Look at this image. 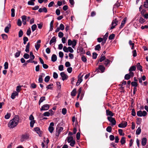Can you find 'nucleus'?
Returning a JSON list of instances; mask_svg holds the SVG:
<instances>
[{"mask_svg": "<svg viewBox=\"0 0 148 148\" xmlns=\"http://www.w3.org/2000/svg\"><path fill=\"white\" fill-rule=\"evenodd\" d=\"M127 125V122H125L124 123H121L118 125V127L120 128H125Z\"/></svg>", "mask_w": 148, "mask_h": 148, "instance_id": "obj_13", "label": "nucleus"}, {"mask_svg": "<svg viewBox=\"0 0 148 148\" xmlns=\"http://www.w3.org/2000/svg\"><path fill=\"white\" fill-rule=\"evenodd\" d=\"M131 85L133 86L134 87L136 88L138 86V84L136 82H132L131 83Z\"/></svg>", "mask_w": 148, "mask_h": 148, "instance_id": "obj_32", "label": "nucleus"}, {"mask_svg": "<svg viewBox=\"0 0 148 148\" xmlns=\"http://www.w3.org/2000/svg\"><path fill=\"white\" fill-rule=\"evenodd\" d=\"M101 48V47L100 44L97 45L95 48V50L96 51H99V49Z\"/></svg>", "mask_w": 148, "mask_h": 148, "instance_id": "obj_37", "label": "nucleus"}, {"mask_svg": "<svg viewBox=\"0 0 148 148\" xmlns=\"http://www.w3.org/2000/svg\"><path fill=\"white\" fill-rule=\"evenodd\" d=\"M66 112H67V110H66V109L65 108H63L62 109V113L63 115L65 114L66 113Z\"/></svg>", "mask_w": 148, "mask_h": 148, "instance_id": "obj_59", "label": "nucleus"}, {"mask_svg": "<svg viewBox=\"0 0 148 148\" xmlns=\"http://www.w3.org/2000/svg\"><path fill=\"white\" fill-rule=\"evenodd\" d=\"M108 119L109 121L112 123V125H115L116 124V121L114 118L112 117L111 116L108 117Z\"/></svg>", "mask_w": 148, "mask_h": 148, "instance_id": "obj_7", "label": "nucleus"}, {"mask_svg": "<svg viewBox=\"0 0 148 148\" xmlns=\"http://www.w3.org/2000/svg\"><path fill=\"white\" fill-rule=\"evenodd\" d=\"M136 66L137 68V69L140 70V71L142 72L143 70L142 69V67L140 65V63H138L137 64Z\"/></svg>", "mask_w": 148, "mask_h": 148, "instance_id": "obj_19", "label": "nucleus"}, {"mask_svg": "<svg viewBox=\"0 0 148 148\" xmlns=\"http://www.w3.org/2000/svg\"><path fill=\"white\" fill-rule=\"evenodd\" d=\"M141 132V129L140 127H138L136 131V134L138 135H139L140 133Z\"/></svg>", "mask_w": 148, "mask_h": 148, "instance_id": "obj_43", "label": "nucleus"}, {"mask_svg": "<svg viewBox=\"0 0 148 148\" xmlns=\"http://www.w3.org/2000/svg\"><path fill=\"white\" fill-rule=\"evenodd\" d=\"M8 63L7 62H5L4 64V69H6L8 68Z\"/></svg>", "mask_w": 148, "mask_h": 148, "instance_id": "obj_54", "label": "nucleus"}, {"mask_svg": "<svg viewBox=\"0 0 148 148\" xmlns=\"http://www.w3.org/2000/svg\"><path fill=\"white\" fill-rule=\"evenodd\" d=\"M108 32H107L103 37V40H106L108 37Z\"/></svg>", "mask_w": 148, "mask_h": 148, "instance_id": "obj_51", "label": "nucleus"}, {"mask_svg": "<svg viewBox=\"0 0 148 148\" xmlns=\"http://www.w3.org/2000/svg\"><path fill=\"white\" fill-rule=\"evenodd\" d=\"M67 142L68 143H70V145L73 147L74 146L75 144V141L74 140L72 136H68L67 138Z\"/></svg>", "mask_w": 148, "mask_h": 148, "instance_id": "obj_2", "label": "nucleus"}, {"mask_svg": "<svg viewBox=\"0 0 148 148\" xmlns=\"http://www.w3.org/2000/svg\"><path fill=\"white\" fill-rule=\"evenodd\" d=\"M56 41V38L55 36L52 37V38L50 40L49 42V44L51 45L53 43L55 42Z\"/></svg>", "mask_w": 148, "mask_h": 148, "instance_id": "obj_18", "label": "nucleus"}, {"mask_svg": "<svg viewBox=\"0 0 148 148\" xmlns=\"http://www.w3.org/2000/svg\"><path fill=\"white\" fill-rule=\"evenodd\" d=\"M51 114V115H52L53 114V111L52 110H50L49 112H47L44 113L43 114V115L44 116H49L50 114Z\"/></svg>", "mask_w": 148, "mask_h": 148, "instance_id": "obj_10", "label": "nucleus"}, {"mask_svg": "<svg viewBox=\"0 0 148 148\" xmlns=\"http://www.w3.org/2000/svg\"><path fill=\"white\" fill-rule=\"evenodd\" d=\"M81 60L84 63L86 62V61H87L86 58L85 56H82V57L81 58Z\"/></svg>", "mask_w": 148, "mask_h": 148, "instance_id": "obj_40", "label": "nucleus"}, {"mask_svg": "<svg viewBox=\"0 0 148 148\" xmlns=\"http://www.w3.org/2000/svg\"><path fill=\"white\" fill-rule=\"evenodd\" d=\"M45 97H41L39 101V105H40V104L42 103V102H43V101H44V100H45Z\"/></svg>", "mask_w": 148, "mask_h": 148, "instance_id": "obj_29", "label": "nucleus"}, {"mask_svg": "<svg viewBox=\"0 0 148 148\" xmlns=\"http://www.w3.org/2000/svg\"><path fill=\"white\" fill-rule=\"evenodd\" d=\"M58 69L60 71H62L64 69V66L63 65H60L59 66Z\"/></svg>", "mask_w": 148, "mask_h": 148, "instance_id": "obj_49", "label": "nucleus"}, {"mask_svg": "<svg viewBox=\"0 0 148 148\" xmlns=\"http://www.w3.org/2000/svg\"><path fill=\"white\" fill-rule=\"evenodd\" d=\"M118 21L116 20V19L113 20L111 23L112 26L110 27V29H112L115 28V27L117 25Z\"/></svg>", "mask_w": 148, "mask_h": 148, "instance_id": "obj_6", "label": "nucleus"}, {"mask_svg": "<svg viewBox=\"0 0 148 148\" xmlns=\"http://www.w3.org/2000/svg\"><path fill=\"white\" fill-rule=\"evenodd\" d=\"M38 12L40 13L42 12L47 13V10L46 8L45 7H44L43 8H39L38 10Z\"/></svg>", "mask_w": 148, "mask_h": 148, "instance_id": "obj_15", "label": "nucleus"}, {"mask_svg": "<svg viewBox=\"0 0 148 148\" xmlns=\"http://www.w3.org/2000/svg\"><path fill=\"white\" fill-rule=\"evenodd\" d=\"M99 69L101 71L102 73H103L104 71L105 68L103 66L100 65L99 67Z\"/></svg>", "mask_w": 148, "mask_h": 148, "instance_id": "obj_23", "label": "nucleus"}, {"mask_svg": "<svg viewBox=\"0 0 148 148\" xmlns=\"http://www.w3.org/2000/svg\"><path fill=\"white\" fill-rule=\"evenodd\" d=\"M18 93L16 91H15L12 93L11 95V98L12 99H14L15 98L16 96H18Z\"/></svg>", "mask_w": 148, "mask_h": 148, "instance_id": "obj_14", "label": "nucleus"}, {"mask_svg": "<svg viewBox=\"0 0 148 148\" xmlns=\"http://www.w3.org/2000/svg\"><path fill=\"white\" fill-rule=\"evenodd\" d=\"M97 56V54L96 53H93L92 54V57L94 59H96Z\"/></svg>", "mask_w": 148, "mask_h": 148, "instance_id": "obj_64", "label": "nucleus"}, {"mask_svg": "<svg viewBox=\"0 0 148 148\" xmlns=\"http://www.w3.org/2000/svg\"><path fill=\"white\" fill-rule=\"evenodd\" d=\"M35 123V120L31 121L30 123V127H33L34 126V124Z\"/></svg>", "mask_w": 148, "mask_h": 148, "instance_id": "obj_57", "label": "nucleus"}, {"mask_svg": "<svg viewBox=\"0 0 148 148\" xmlns=\"http://www.w3.org/2000/svg\"><path fill=\"white\" fill-rule=\"evenodd\" d=\"M11 114L10 113L7 112L5 116L4 117L6 119H9L11 116Z\"/></svg>", "mask_w": 148, "mask_h": 148, "instance_id": "obj_25", "label": "nucleus"}, {"mask_svg": "<svg viewBox=\"0 0 148 148\" xmlns=\"http://www.w3.org/2000/svg\"><path fill=\"white\" fill-rule=\"evenodd\" d=\"M106 57L104 56H101L100 58L99 59V61L100 62H102L104 60H105Z\"/></svg>", "mask_w": 148, "mask_h": 148, "instance_id": "obj_34", "label": "nucleus"}, {"mask_svg": "<svg viewBox=\"0 0 148 148\" xmlns=\"http://www.w3.org/2000/svg\"><path fill=\"white\" fill-rule=\"evenodd\" d=\"M64 36L63 33L61 32H60L58 33V36L60 38H62Z\"/></svg>", "mask_w": 148, "mask_h": 148, "instance_id": "obj_60", "label": "nucleus"}, {"mask_svg": "<svg viewBox=\"0 0 148 148\" xmlns=\"http://www.w3.org/2000/svg\"><path fill=\"white\" fill-rule=\"evenodd\" d=\"M53 20L50 23V30L52 31L53 29Z\"/></svg>", "mask_w": 148, "mask_h": 148, "instance_id": "obj_28", "label": "nucleus"}, {"mask_svg": "<svg viewBox=\"0 0 148 148\" xmlns=\"http://www.w3.org/2000/svg\"><path fill=\"white\" fill-rule=\"evenodd\" d=\"M63 130V128L61 127H56V131L55 133V135L57 137H58L60 133Z\"/></svg>", "mask_w": 148, "mask_h": 148, "instance_id": "obj_5", "label": "nucleus"}, {"mask_svg": "<svg viewBox=\"0 0 148 148\" xmlns=\"http://www.w3.org/2000/svg\"><path fill=\"white\" fill-rule=\"evenodd\" d=\"M48 130L51 133H52L54 130V128L52 126H49L48 128Z\"/></svg>", "mask_w": 148, "mask_h": 148, "instance_id": "obj_47", "label": "nucleus"}, {"mask_svg": "<svg viewBox=\"0 0 148 148\" xmlns=\"http://www.w3.org/2000/svg\"><path fill=\"white\" fill-rule=\"evenodd\" d=\"M110 61L109 60L107 59L104 61V64L106 66L108 64L110 63Z\"/></svg>", "mask_w": 148, "mask_h": 148, "instance_id": "obj_55", "label": "nucleus"}, {"mask_svg": "<svg viewBox=\"0 0 148 148\" xmlns=\"http://www.w3.org/2000/svg\"><path fill=\"white\" fill-rule=\"evenodd\" d=\"M23 57L26 59H28L29 57V55L27 53H25L23 55Z\"/></svg>", "mask_w": 148, "mask_h": 148, "instance_id": "obj_62", "label": "nucleus"}, {"mask_svg": "<svg viewBox=\"0 0 148 148\" xmlns=\"http://www.w3.org/2000/svg\"><path fill=\"white\" fill-rule=\"evenodd\" d=\"M51 60L53 62H55L56 61L57 59V57L56 56L53 54L51 57Z\"/></svg>", "mask_w": 148, "mask_h": 148, "instance_id": "obj_21", "label": "nucleus"}, {"mask_svg": "<svg viewBox=\"0 0 148 148\" xmlns=\"http://www.w3.org/2000/svg\"><path fill=\"white\" fill-rule=\"evenodd\" d=\"M30 58L32 60L34 59L35 58V56L32 52H30Z\"/></svg>", "mask_w": 148, "mask_h": 148, "instance_id": "obj_46", "label": "nucleus"}, {"mask_svg": "<svg viewBox=\"0 0 148 148\" xmlns=\"http://www.w3.org/2000/svg\"><path fill=\"white\" fill-rule=\"evenodd\" d=\"M37 28V26L36 24L33 25L31 27V28L33 32H34Z\"/></svg>", "mask_w": 148, "mask_h": 148, "instance_id": "obj_36", "label": "nucleus"}, {"mask_svg": "<svg viewBox=\"0 0 148 148\" xmlns=\"http://www.w3.org/2000/svg\"><path fill=\"white\" fill-rule=\"evenodd\" d=\"M112 130V127L110 126H108L106 129L107 131L110 133L111 132Z\"/></svg>", "mask_w": 148, "mask_h": 148, "instance_id": "obj_38", "label": "nucleus"}, {"mask_svg": "<svg viewBox=\"0 0 148 148\" xmlns=\"http://www.w3.org/2000/svg\"><path fill=\"white\" fill-rule=\"evenodd\" d=\"M2 37V38L4 40H6L8 38V36L7 35L5 34H2L1 35Z\"/></svg>", "mask_w": 148, "mask_h": 148, "instance_id": "obj_58", "label": "nucleus"}, {"mask_svg": "<svg viewBox=\"0 0 148 148\" xmlns=\"http://www.w3.org/2000/svg\"><path fill=\"white\" fill-rule=\"evenodd\" d=\"M136 67L134 66H131L129 70V71H134L136 70Z\"/></svg>", "mask_w": 148, "mask_h": 148, "instance_id": "obj_27", "label": "nucleus"}, {"mask_svg": "<svg viewBox=\"0 0 148 148\" xmlns=\"http://www.w3.org/2000/svg\"><path fill=\"white\" fill-rule=\"evenodd\" d=\"M131 77L129 74H126L125 76V79L126 80H128Z\"/></svg>", "mask_w": 148, "mask_h": 148, "instance_id": "obj_48", "label": "nucleus"}, {"mask_svg": "<svg viewBox=\"0 0 148 148\" xmlns=\"http://www.w3.org/2000/svg\"><path fill=\"white\" fill-rule=\"evenodd\" d=\"M147 114V113L145 111H142L140 110L137 111V115L140 117L145 116Z\"/></svg>", "mask_w": 148, "mask_h": 148, "instance_id": "obj_4", "label": "nucleus"}, {"mask_svg": "<svg viewBox=\"0 0 148 148\" xmlns=\"http://www.w3.org/2000/svg\"><path fill=\"white\" fill-rule=\"evenodd\" d=\"M129 43L130 46H132L131 49H133L134 47V43H133L131 40L129 41Z\"/></svg>", "mask_w": 148, "mask_h": 148, "instance_id": "obj_26", "label": "nucleus"}, {"mask_svg": "<svg viewBox=\"0 0 148 148\" xmlns=\"http://www.w3.org/2000/svg\"><path fill=\"white\" fill-rule=\"evenodd\" d=\"M121 143L122 145H123L125 143V138L124 137H122L121 140Z\"/></svg>", "mask_w": 148, "mask_h": 148, "instance_id": "obj_30", "label": "nucleus"}, {"mask_svg": "<svg viewBox=\"0 0 148 148\" xmlns=\"http://www.w3.org/2000/svg\"><path fill=\"white\" fill-rule=\"evenodd\" d=\"M59 28L60 30H63L64 29V26L63 24H61L60 25Z\"/></svg>", "mask_w": 148, "mask_h": 148, "instance_id": "obj_63", "label": "nucleus"}, {"mask_svg": "<svg viewBox=\"0 0 148 148\" xmlns=\"http://www.w3.org/2000/svg\"><path fill=\"white\" fill-rule=\"evenodd\" d=\"M60 75L62 77V79L63 81L67 79L68 78V76L64 72L61 73Z\"/></svg>", "mask_w": 148, "mask_h": 148, "instance_id": "obj_8", "label": "nucleus"}, {"mask_svg": "<svg viewBox=\"0 0 148 148\" xmlns=\"http://www.w3.org/2000/svg\"><path fill=\"white\" fill-rule=\"evenodd\" d=\"M22 22L21 20L19 19L17 20V25L19 26H21V25Z\"/></svg>", "mask_w": 148, "mask_h": 148, "instance_id": "obj_53", "label": "nucleus"}, {"mask_svg": "<svg viewBox=\"0 0 148 148\" xmlns=\"http://www.w3.org/2000/svg\"><path fill=\"white\" fill-rule=\"evenodd\" d=\"M19 118L17 115H15L10 120L8 124V126L10 128H13L16 127L18 123Z\"/></svg>", "mask_w": 148, "mask_h": 148, "instance_id": "obj_1", "label": "nucleus"}, {"mask_svg": "<svg viewBox=\"0 0 148 148\" xmlns=\"http://www.w3.org/2000/svg\"><path fill=\"white\" fill-rule=\"evenodd\" d=\"M106 113L107 115H109L111 116H113L114 115L113 113L111 111L108 110H106Z\"/></svg>", "mask_w": 148, "mask_h": 148, "instance_id": "obj_22", "label": "nucleus"}, {"mask_svg": "<svg viewBox=\"0 0 148 148\" xmlns=\"http://www.w3.org/2000/svg\"><path fill=\"white\" fill-rule=\"evenodd\" d=\"M23 33L22 30H20L18 33V36L19 37H21L23 35Z\"/></svg>", "mask_w": 148, "mask_h": 148, "instance_id": "obj_52", "label": "nucleus"}, {"mask_svg": "<svg viewBox=\"0 0 148 148\" xmlns=\"http://www.w3.org/2000/svg\"><path fill=\"white\" fill-rule=\"evenodd\" d=\"M40 46V45L38 44H36L35 45V47L36 50L38 51L39 49Z\"/></svg>", "mask_w": 148, "mask_h": 148, "instance_id": "obj_42", "label": "nucleus"}, {"mask_svg": "<svg viewBox=\"0 0 148 148\" xmlns=\"http://www.w3.org/2000/svg\"><path fill=\"white\" fill-rule=\"evenodd\" d=\"M53 87V84H50L48 85L46 87V88L47 89H51Z\"/></svg>", "mask_w": 148, "mask_h": 148, "instance_id": "obj_31", "label": "nucleus"}, {"mask_svg": "<svg viewBox=\"0 0 148 148\" xmlns=\"http://www.w3.org/2000/svg\"><path fill=\"white\" fill-rule=\"evenodd\" d=\"M30 138L29 135L27 134H24L21 136V141L22 142L25 141L29 139Z\"/></svg>", "mask_w": 148, "mask_h": 148, "instance_id": "obj_3", "label": "nucleus"}, {"mask_svg": "<svg viewBox=\"0 0 148 148\" xmlns=\"http://www.w3.org/2000/svg\"><path fill=\"white\" fill-rule=\"evenodd\" d=\"M147 140L146 138L144 137L142 138L141 144L143 146H145L147 143Z\"/></svg>", "mask_w": 148, "mask_h": 148, "instance_id": "obj_16", "label": "nucleus"}, {"mask_svg": "<svg viewBox=\"0 0 148 148\" xmlns=\"http://www.w3.org/2000/svg\"><path fill=\"white\" fill-rule=\"evenodd\" d=\"M31 30L30 28H29L27 30V34L28 36H29L31 33Z\"/></svg>", "mask_w": 148, "mask_h": 148, "instance_id": "obj_50", "label": "nucleus"}, {"mask_svg": "<svg viewBox=\"0 0 148 148\" xmlns=\"http://www.w3.org/2000/svg\"><path fill=\"white\" fill-rule=\"evenodd\" d=\"M23 24L24 25H25L26 23V16L25 15H23L21 17Z\"/></svg>", "mask_w": 148, "mask_h": 148, "instance_id": "obj_17", "label": "nucleus"}, {"mask_svg": "<svg viewBox=\"0 0 148 148\" xmlns=\"http://www.w3.org/2000/svg\"><path fill=\"white\" fill-rule=\"evenodd\" d=\"M34 130L40 136H41V132L39 127H36L34 128Z\"/></svg>", "mask_w": 148, "mask_h": 148, "instance_id": "obj_12", "label": "nucleus"}, {"mask_svg": "<svg viewBox=\"0 0 148 148\" xmlns=\"http://www.w3.org/2000/svg\"><path fill=\"white\" fill-rule=\"evenodd\" d=\"M50 78V77L49 76H46L45 77V79H44L45 81L46 82H47V83L49 81Z\"/></svg>", "mask_w": 148, "mask_h": 148, "instance_id": "obj_41", "label": "nucleus"}, {"mask_svg": "<svg viewBox=\"0 0 148 148\" xmlns=\"http://www.w3.org/2000/svg\"><path fill=\"white\" fill-rule=\"evenodd\" d=\"M30 46V44L29 42H28L26 46V48L25 49V51L27 53H28L29 52V47Z\"/></svg>", "mask_w": 148, "mask_h": 148, "instance_id": "obj_24", "label": "nucleus"}, {"mask_svg": "<svg viewBox=\"0 0 148 148\" xmlns=\"http://www.w3.org/2000/svg\"><path fill=\"white\" fill-rule=\"evenodd\" d=\"M11 16L14 17L15 16V10L14 8H12L11 10Z\"/></svg>", "mask_w": 148, "mask_h": 148, "instance_id": "obj_39", "label": "nucleus"}, {"mask_svg": "<svg viewBox=\"0 0 148 148\" xmlns=\"http://www.w3.org/2000/svg\"><path fill=\"white\" fill-rule=\"evenodd\" d=\"M127 18L126 17H125L123 20L122 21L121 25L119 27L120 28H122L123 27H124L125 24L126 23V22L127 20Z\"/></svg>", "mask_w": 148, "mask_h": 148, "instance_id": "obj_11", "label": "nucleus"}, {"mask_svg": "<svg viewBox=\"0 0 148 148\" xmlns=\"http://www.w3.org/2000/svg\"><path fill=\"white\" fill-rule=\"evenodd\" d=\"M21 52V51L18 50L17 51V52L15 53L14 55L15 57H18L19 56Z\"/></svg>", "mask_w": 148, "mask_h": 148, "instance_id": "obj_35", "label": "nucleus"}, {"mask_svg": "<svg viewBox=\"0 0 148 148\" xmlns=\"http://www.w3.org/2000/svg\"><path fill=\"white\" fill-rule=\"evenodd\" d=\"M115 37V35L114 34H112L110 35V36L109 37V40H112L114 39Z\"/></svg>", "mask_w": 148, "mask_h": 148, "instance_id": "obj_45", "label": "nucleus"}, {"mask_svg": "<svg viewBox=\"0 0 148 148\" xmlns=\"http://www.w3.org/2000/svg\"><path fill=\"white\" fill-rule=\"evenodd\" d=\"M77 92L76 88H74L71 92V95L72 96L74 97L76 95Z\"/></svg>", "mask_w": 148, "mask_h": 148, "instance_id": "obj_20", "label": "nucleus"}, {"mask_svg": "<svg viewBox=\"0 0 148 148\" xmlns=\"http://www.w3.org/2000/svg\"><path fill=\"white\" fill-rule=\"evenodd\" d=\"M49 108V105L48 104L43 105L40 109V110H48Z\"/></svg>", "mask_w": 148, "mask_h": 148, "instance_id": "obj_9", "label": "nucleus"}, {"mask_svg": "<svg viewBox=\"0 0 148 148\" xmlns=\"http://www.w3.org/2000/svg\"><path fill=\"white\" fill-rule=\"evenodd\" d=\"M21 86H17L16 88V90L17 91L16 92L18 93L21 90Z\"/></svg>", "mask_w": 148, "mask_h": 148, "instance_id": "obj_56", "label": "nucleus"}, {"mask_svg": "<svg viewBox=\"0 0 148 148\" xmlns=\"http://www.w3.org/2000/svg\"><path fill=\"white\" fill-rule=\"evenodd\" d=\"M119 134L120 135H124V134L123 133V130L122 129H119L118 130Z\"/></svg>", "mask_w": 148, "mask_h": 148, "instance_id": "obj_61", "label": "nucleus"}, {"mask_svg": "<svg viewBox=\"0 0 148 148\" xmlns=\"http://www.w3.org/2000/svg\"><path fill=\"white\" fill-rule=\"evenodd\" d=\"M77 43L76 40H73L72 41V44L71 45L72 47L74 48V47L76 46Z\"/></svg>", "mask_w": 148, "mask_h": 148, "instance_id": "obj_33", "label": "nucleus"}, {"mask_svg": "<svg viewBox=\"0 0 148 148\" xmlns=\"http://www.w3.org/2000/svg\"><path fill=\"white\" fill-rule=\"evenodd\" d=\"M83 75L81 77L79 78H78V79L77 80L78 83H79V84L78 85H79V84L82 82V77H83Z\"/></svg>", "mask_w": 148, "mask_h": 148, "instance_id": "obj_44", "label": "nucleus"}]
</instances>
